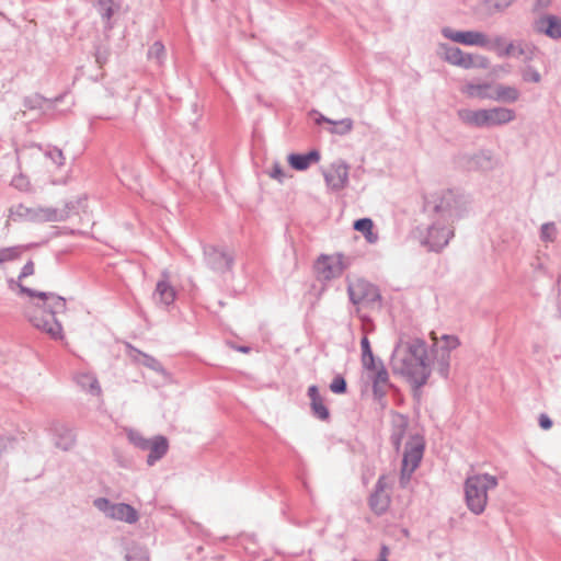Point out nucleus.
<instances>
[{
	"mask_svg": "<svg viewBox=\"0 0 561 561\" xmlns=\"http://www.w3.org/2000/svg\"><path fill=\"white\" fill-rule=\"evenodd\" d=\"M390 365L393 374L407 378L419 391L431 376L426 343L417 337L400 340L392 352Z\"/></svg>",
	"mask_w": 561,
	"mask_h": 561,
	"instance_id": "nucleus-1",
	"label": "nucleus"
},
{
	"mask_svg": "<svg viewBox=\"0 0 561 561\" xmlns=\"http://www.w3.org/2000/svg\"><path fill=\"white\" fill-rule=\"evenodd\" d=\"M18 286L20 294L39 299L38 302L25 307L24 314L27 320L36 329L49 334L51 339L61 340L64 337L62 327L56 316L66 312V299L55 293L37 291L22 284H18Z\"/></svg>",
	"mask_w": 561,
	"mask_h": 561,
	"instance_id": "nucleus-2",
	"label": "nucleus"
},
{
	"mask_svg": "<svg viewBox=\"0 0 561 561\" xmlns=\"http://www.w3.org/2000/svg\"><path fill=\"white\" fill-rule=\"evenodd\" d=\"M499 478L490 473H473L463 483L467 508L474 515H481L488 505L489 492L496 489Z\"/></svg>",
	"mask_w": 561,
	"mask_h": 561,
	"instance_id": "nucleus-3",
	"label": "nucleus"
},
{
	"mask_svg": "<svg viewBox=\"0 0 561 561\" xmlns=\"http://www.w3.org/2000/svg\"><path fill=\"white\" fill-rule=\"evenodd\" d=\"M457 115L463 124L476 128L503 126L516 118L514 110L502 106L480 110L461 108Z\"/></svg>",
	"mask_w": 561,
	"mask_h": 561,
	"instance_id": "nucleus-4",
	"label": "nucleus"
},
{
	"mask_svg": "<svg viewBox=\"0 0 561 561\" xmlns=\"http://www.w3.org/2000/svg\"><path fill=\"white\" fill-rule=\"evenodd\" d=\"M9 217L14 221L57 222L66 220L68 213L65 209L54 207H27L24 204H16L9 208Z\"/></svg>",
	"mask_w": 561,
	"mask_h": 561,
	"instance_id": "nucleus-5",
	"label": "nucleus"
},
{
	"mask_svg": "<svg viewBox=\"0 0 561 561\" xmlns=\"http://www.w3.org/2000/svg\"><path fill=\"white\" fill-rule=\"evenodd\" d=\"M431 203L434 204L433 209L438 215V219L444 222H453L463 213V198L451 190L443 192L433 202H427V205Z\"/></svg>",
	"mask_w": 561,
	"mask_h": 561,
	"instance_id": "nucleus-6",
	"label": "nucleus"
},
{
	"mask_svg": "<svg viewBox=\"0 0 561 561\" xmlns=\"http://www.w3.org/2000/svg\"><path fill=\"white\" fill-rule=\"evenodd\" d=\"M93 506L105 517L114 520L135 524L139 519L138 512L126 503H113L106 497H96L93 500Z\"/></svg>",
	"mask_w": 561,
	"mask_h": 561,
	"instance_id": "nucleus-7",
	"label": "nucleus"
},
{
	"mask_svg": "<svg viewBox=\"0 0 561 561\" xmlns=\"http://www.w3.org/2000/svg\"><path fill=\"white\" fill-rule=\"evenodd\" d=\"M350 300L354 305L373 307L380 301L379 289L371 283L365 279H356L347 286Z\"/></svg>",
	"mask_w": 561,
	"mask_h": 561,
	"instance_id": "nucleus-8",
	"label": "nucleus"
},
{
	"mask_svg": "<svg viewBox=\"0 0 561 561\" xmlns=\"http://www.w3.org/2000/svg\"><path fill=\"white\" fill-rule=\"evenodd\" d=\"M205 264L215 273L225 274L231 271L234 257L231 252L221 247L204 245Z\"/></svg>",
	"mask_w": 561,
	"mask_h": 561,
	"instance_id": "nucleus-9",
	"label": "nucleus"
},
{
	"mask_svg": "<svg viewBox=\"0 0 561 561\" xmlns=\"http://www.w3.org/2000/svg\"><path fill=\"white\" fill-rule=\"evenodd\" d=\"M453 237L454 229L451 227H447L444 222H440V220L437 219L428 227L427 236L422 243L428 247L431 251H440L448 244Z\"/></svg>",
	"mask_w": 561,
	"mask_h": 561,
	"instance_id": "nucleus-10",
	"label": "nucleus"
},
{
	"mask_svg": "<svg viewBox=\"0 0 561 561\" xmlns=\"http://www.w3.org/2000/svg\"><path fill=\"white\" fill-rule=\"evenodd\" d=\"M425 443L423 437L419 435L412 436L405 444L402 466L416 470L423 458Z\"/></svg>",
	"mask_w": 561,
	"mask_h": 561,
	"instance_id": "nucleus-11",
	"label": "nucleus"
},
{
	"mask_svg": "<svg viewBox=\"0 0 561 561\" xmlns=\"http://www.w3.org/2000/svg\"><path fill=\"white\" fill-rule=\"evenodd\" d=\"M323 175L327 185L332 191H340L348 183V165L344 161L334 162Z\"/></svg>",
	"mask_w": 561,
	"mask_h": 561,
	"instance_id": "nucleus-12",
	"label": "nucleus"
},
{
	"mask_svg": "<svg viewBox=\"0 0 561 561\" xmlns=\"http://www.w3.org/2000/svg\"><path fill=\"white\" fill-rule=\"evenodd\" d=\"M341 257V255L337 257L329 255L319 257L314 264L318 275L323 279H332L340 276L344 268Z\"/></svg>",
	"mask_w": 561,
	"mask_h": 561,
	"instance_id": "nucleus-13",
	"label": "nucleus"
},
{
	"mask_svg": "<svg viewBox=\"0 0 561 561\" xmlns=\"http://www.w3.org/2000/svg\"><path fill=\"white\" fill-rule=\"evenodd\" d=\"M307 394L310 399L312 415L321 421H328L330 419V411L325 405L323 396L319 392V388L316 385L310 386Z\"/></svg>",
	"mask_w": 561,
	"mask_h": 561,
	"instance_id": "nucleus-14",
	"label": "nucleus"
},
{
	"mask_svg": "<svg viewBox=\"0 0 561 561\" xmlns=\"http://www.w3.org/2000/svg\"><path fill=\"white\" fill-rule=\"evenodd\" d=\"M147 450L149 451L146 460L147 465H156L157 461L162 459L169 450V442L167 437L162 435L153 436L152 438H150Z\"/></svg>",
	"mask_w": 561,
	"mask_h": 561,
	"instance_id": "nucleus-15",
	"label": "nucleus"
},
{
	"mask_svg": "<svg viewBox=\"0 0 561 561\" xmlns=\"http://www.w3.org/2000/svg\"><path fill=\"white\" fill-rule=\"evenodd\" d=\"M168 272L162 273V279H160L153 293V299L163 306H170L175 299V290L168 280Z\"/></svg>",
	"mask_w": 561,
	"mask_h": 561,
	"instance_id": "nucleus-16",
	"label": "nucleus"
},
{
	"mask_svg": "<svg viewBox=\"0 0 561 561\" xmlns=\"http://www.w3.org/2000/svg\"><path fill=\"white\" fill-rule=\"evenodd\" d=\"M536 31L553 39L561 37V19L556 15L540 18L535 24Z\"/></svg>",
	"mask_w": 561,
	"mask_h": 561,
	"instance_id": "nucleus-17",
	"label": "nucleus"
},
{
	"mask_svg": "<svg viewBox=\"0 0 561 561\" xmlns=\"http://www.w3.org/2000/svg\"><path fill=\"white\" fill-rule=\"evenodd\" d=\"M51 431L55 435V446L62 449L69 450L73 447L76 442V436L69 427L64 424L55 423L51 427Z\"/></svg>",
	"mask_w": 561,
	"mask_h": 561,
	"instance_id": "nucleus-18",
	"label": "nucleus"
},
{
	"mask_svg": "<svg viewBox=\"0 0 561 561\" xmlns=\"http://www.w3.org/2000/svg\"><path fill=\"white\" fill-rule=\"evenodd\" d=\"M494 85L490 82L474 83L469 82L465 85L462 92L471 99L493 100Z\"/></svg>",
	"mask_w": 561,
	"mask_h": 561,
	"instance_id": "nucleus-19",
	"label": "nucleus"
},
{
	"mask_svg": "<svg viewBox=\"0 0 561 561\" xmlns=\"http://www.w3.org/2000/svg\"><path fill=\"white\" fill-rule=\"evenodd\" d=\"M320 160V152L318 150H311L308 153H290L288 156V163L297 171H305L311 163H316Z\"/></svg>",
	"mask_w": 561,
	"mask_h": 561,
	"instance_id": "nucleus-20",
	"label": "nucleus"
},
{
	"mask_svg": "<svg viewBox=\"0 0 561 561\" xmlns=\"http://www.w3.org/2000/svg\"><path fill=\"white\" fill-rule=\"evenodd\" d=\"M75 380L82 390L88 391L92 396L100 397L102 394V389L95 375L79 373L76 375Z\"/></svg>",
	"mask_w": 561,
	"mask_h": 561,
	"instance_id": "nucleus-21",
	"label": "nucleus"
},
{
	"mask_svg": "<svg viewBox=\"0 0 561 561\" xmlns=\"http://www.w3.org/2000/svg\"><path fill=\"white\" fill-rule=\"evenodd\" d=\"M520 92L513 85L496 84L493 89V100L503 103H515L519 100Z\"/></svg>",
	"mask_w": 561,
	"mask_h": 561,
	"instance_id": "nucleus-22",
	"label": "nucleus"
},
{
	"mask_svg": "<svg viewBox=\"0 0 561 561\" xmlns=\"http://www.w3.org/2000/svg\"><path fill=\"white\" fill-rule=\"evenodd\" d=\"M431 370H436L440 377L448 378L450 367V354L447 350H435V355L432 360Z\"/></svg>",
	"mask_w": 561,
	"mask_h": 561,
	"instance_id": "nucleus-23",
	"label": "nucleus"
},
{
	"mask_svg": "<svg viewBox=\"0 0 561 561\" xmlns=\"http://www.w3.org/2000/svg\"><path fill=\"white\" fill-rule=\"evenodd\" d=\"M375 370V375L373 377V391L376 397H382L386 394V388L389 383V374L382 363Z\"/></svg>",
	"mask_w": 561,
	"mask_h": 561,
	"instance_id": "nucleus-24",
	"label": "nucleus"
},
{
	"mask_svg": "<svg viewBox=\"0 0 561 561\" xmlns=\"http://www.w3.org/2000/svg\"><path fill=\"white\" fill-rule=\"evenodd\" d=\"M368 504L376 515L386 513L390 505V496L386 492H373L369 496Z\"/></svg>",
	"mask_w": 561,
	"mask_h": 561,
	"instance_id": "nucleus-25",
	"label": "nucleus"
},
{
	"mask_svg": "<svg viewBox=\"0 0 561 561\" xmlns=\"http://www.w3.org/2000/svg\"><path fill=\"white\" fill-rule=\"evenodd\" d=\"M537 53V47L524 39H516V51L514 58H522L526 64L534 60Z\"/></svg>",
	"mask_w": 561,
	"mask_h": 561,
	"instance_id": "nucleus-26",
	"label": "nucleus"
},
{
	"mask_svg": "<svg viewBox=\"0 0 561 561\" xmlns=\"http://www.w3.org/2000/svg\"><path fill=\"white\" fill-rule=\"evenodd\" d=\"M472 163L476 168L488 171L492 170L495 165L492 153L488 150H482L473 156Z\"/></svg>",
	"mask_w": 561,
	"mask_h": 561,
	"instance_id": "nucleus-27",
	"label": "nucleus"
},
{
	"mask_svg": "<svg viewBox=\"0 0 561 561\" xmlns=\"http://www.w3.org/2000/svg\"><path fill=\"white\" fill-rule=\"evenodd\" d=\"M360 347H362L363 366L367 370L376 369L375 357H374V354H373V351L370 347V343H369V340L367 339V336H363V339L360 340Z\"/></svg>",
	"mask_w": 561,
	"mask_h": 561,
	"instance_id": "nucleus-28",
	"label": "nucleus"
},
{
	"mask_svg": "<svg viewBox=\"0 0 561 561\" xmlns=\"http://www.w3.org/2000/svg\"><path fill=\"white\" fill-rule=\"evenodd\" d=\"M354 229L362 232L367 241L375 242L377 237L373 233V220L370 218H360L354 221Z\"/></svg>",
	"mask_w": 561,
	"mask_h": 561,
	"instance_id": "nucleus-29",
	"label": "nucleus"
},
{
	"mask_svg": "<svg viewBox=\"0 0 561 561\" xmlns=\"http://www.w3.org/2000/svg\"><path fill=\"white\" fill-rule=\"evenodd\" d=\"M463 45L483 48V45H486V33L480 31H465Z\"/></svg>",
	"mask_w": 561,
	"mask_h": 561,
	"instance_id": "nucleus-30",
	"label": "nucleus"
},
{
	"mask_svg": "<svg viewBox=\"0 0 561 561\" xmlns=\"http://www.w3.org/2000/svg\"><path fill=\"white\" fill-rule=\"evenodd\" d=\"M147 56L149 60H153L158 66H161L165 59L164 45L160 41L154 42L149 47Z\"/></svg>",
	"mask_w": 561,
	"mask_h": 561,
	"instance_id": "nucleus-31",
	"label": "nucleus"
},
{
	"mask_svg": "<svg viewBox=\"0 0 561 561\" xmlns=\"http://www.w3.org/2000/svg\"><path fill=\"white\" fill-rule=\"evenodd\" d=\"M440 49L443 50L444 59L447 62L455 65V66L458 65V60L461 58V56L463 54V51L460 48L455 47V46H449L447 44H440Z\"/></svg>",
	"mask_w": 561,
	"mask_h": 561,
	"instance_id": "nucleus-32",
	"label": "nucleus"
},
{
	"mask_svg": "<svg viewBox=\"0 0 561 561\" xmlns=\"http://www.w3.org/2000/svg\"><path fill=\"white\" fill-rule=\"evenodd\" d=\"M504 45L505 38L503 35H494L491 37L486 34V45H483V48L490 51H494L496 56L500 57Z\"/></svg>",
	"mask_w": 561,
	"mask_h": 561,
	"instance_id": "nucleus-33",
	"label": "nucleus"
},
{
	"mask_svg": "<svg viewBox=\"0 0 561 561\" xmlns=\"http://www.w3.org/2000/svg\"><path fill=\"white\" fill-rule=\"evenodd\" d=\"M127 437L130 444H133L135 447L147 450L148 444L150 442V438H146L139 431L137 430H128L127 431Z\"/></svg>",
	"mask_w": 561,
	"mask_h": 561,
	"instance_id": "nucleus-34",
	"label": "nucleus"
},
{
	"mask_svg": "<svg viewBox=\"0 0 561 561\" xmlns=\"http://www.w3.org/2000/svg\"><path fill=\"white\" fill-rule=\"evenodd\" d=\"M322 122L329 123V124H339L341 126L340 129L332 130V133H336L340 135H345L350 133L353 128V121L351 118H343L340 122H333L330 118H327L324 116H320V118L317 119V123L320 124Z\"/></svg>",
	"mask_w": 561,
	"mask_h": 561,
	"instance_id": "nucleus-35",
	"label": "nucleus"
},
{
	"mask_svg": "<svg viewBox=\"0 0 561 561\" xmlns=\"http://www.w3.org/2000/svg\"><path fill=\"white\" fill-rule=\"evenodd\" d=\"M522 79L525 82L539 83L541 81L540 72L533 66L526 65L520 69Z\"/></svg>",
	"mask_w": 561,
	"mask_h": 561,
	"instance_id": "nucleus-36",
	"label": "nucleus"
},
{
	"mask_svg": "<svg viewBox=\"0 0 561 561\" xmlns=\"http://www.w3.org/2000/svg\"><path fill=\"white\" fill-rule=\"evenodd\" d=\"M557 238V227L554 222H546L540 228V239L543 242H553Z\"/></svg>",
	"mask_w": 561,
	"mask_h": 561,
	"instance_id": "nucleus-37",
	"label": "nucleus"
},
{
	"mask_svg": "<svg viewBox=\"0 0 561 561\" xmlns=\"http://www.w3.org/2000/svg\"><path fill=\"white\" fill-rule=\"evenodd\" d=\"M114 0H98L99 12L103 20L110 21L114 14Z\"/></svg>",
	"mask_w": 561,
	"mask_h": 561,
	"instance_id": "nucleus-38",
	"label": "nucleus"
},
{
	"mask_svg": "<svg viewBox=\"0 0 561 561\" xmlns=\"http://www.w3.org/2000/svg\"><path fill=\"white\" fill-rule=\"evenodd\" d=\"M22 253L21 247H10L0 249V264L18 259Z\"/></svg>",
	"mask_w": 561,
	"mask_h": 561,
	"instance_id": "nucleus-39",
	"label": "nucleus"
},
{
	"mask_svg": "<svg viewBox=\"0 0 561 561\" xmlns=\"http://www.w3.org/2000/svg\"><path fill=\"white\" fill-rule=\"evenodd\" d=\"M460 344L459 339L455 335H443L442 344L436 347V350H447L448 354H450L451 350H455Z\"/></svg>",
	"mask_w": 561,
	"mask_h": 561,
	"instance_id": "nucleus-40",
	"label": "nucleus"
},
{
	"mask_svg": "<svg viewBox=\"0 0 561 561\" xmlns=\"http://www.w3.org/2000/svg\"><path fill=\"white\" fill-rule=\"evenodd\" d=\"M442 34L445 38L463 45L465 31H455L446 26L442 28Z\"/></svg>",
	"mask_w": 561,
	"mask_h": 561,
	"instance_id": "nucleus-41",
	"label": "nucleus"
},
{
	"mask_svg": "<svg viewBox=\"0 0 561 561\" xmlns=\"http://www.w3.org/2000/svg\"><path fill=\"white\" fill-rule=\"evenodd\" d=\"M330 390L337 394L345 393L347 390V385L344 377H342L341 375L334 377V379L330 383Z\"/></svg>",
	"mask_w": 561,
	"mask_h": 561,
	"instance_id": "nucleus-42",
	"label": "nucleus"
},
{
	"mask_svg": "<svg viewBox=\"0 0 561 561\" xmlns=\"http://www.w3.org/2000/svg\"><path fill=\"white\" fill-rule=\"evenodd\" d=\"M268 175L272 179L277 180L279 183H283L284 180L286 179V173L279 162L273 163L272 169L268 172Z\"/></svg>",
	"mask_w": 561,
	"mask_h": 561,
	"instance_id": "nucleus-43",
	"label": "nucleus"
},
{
	"mask_svg": "<svg viewBox=\"0 0 561 561\" xmlns=\"http://www.w3.org/2000/svg\"><path fill=\"white\" fill-rule=\"evenodd\" d=\"M414 471L415 470H412L410 467L401 466L399 484L402 489L408 488Z\"/></svg>",
	"mask_w": 561,
	"mask_h": 561,
	"instance_id": "nucleus-44",
	"label": "nucleus"
},
{
	"mask_svg": "<svg viewBox=\"0 0 561 561\" xmlns=\"http://www.w3.org/2000/svg\"><path fill=\"white\" fill-rule=\"evenodd\" d=\"M127 561H149V554L144 549H133L126 554Z\"/></svg>",
	"mask_w": 561,
	"mask_h": 561,
	"instance_id": "nucleus-45",
	"label": "nucleus"
},
{
	"mask_svg": "<svg viewBox=\"0 0 561 561\" xmlns=\"http://www.w3.org/2000/svg\"><path fill=\"white\" fill-rule=\"evenodd\" d=\"M458 67H461L463 69H470L476 68V59L472 54L465 53L462 54L461 58L458 60Z\"/></svg>",
	"mask_w": 561,
	"mask_h": 561,
	"instance_id": "nucleus-46",
	"label": "nucleus"
},
{
	"mask_svg": "<svg viewBox=\"0 0 561 561\" xmlns=\"http://www.w3.org/2000/svg\"><path fill=\"white\" fill-rule=\"evenodd\" d=\"M47 156L57 164L62 165L65 161V157L62 151L59 148H53L47 151Z\"/></svg>",
	"mask_w": 561,
	"mask_h": 561,
	"instance_id": "nucleus-47",
	"label": "nucleus"
},
{
	"mask_svg": "<svg viewBox=\"0 0 561 561\" xmlns=\"http://www.w3.org/2000/svg\"><path fill=\"white\" fill-rule=\"evenodd\" d=\"M516 51V41L505 43L504 48L501 50L500 58L514 57Z\"/></svg>",
	"mask_w": 561,
	"mask_h": 561,
	"instance_id": "nucleus-48",
	"label": "nucleus"
},
{
	"mask_svg": "<svg viewBox=\"0 0 561 561\" xmlns=\"http://www.w3.org/2000/svg\"><path fill=\"white\" fill-rule=\"evenodd\" d=\"M404 427L405 426H401L399 427L397 431H394L392 434H391V443L393 445V447L399 450L400 449V446H401V439L403 437V434H404Z\"/></svg>",
	"mask_w": 561,
	"mask_h": 561,
	"instance_id": "nucleus-49",
	"label": "nucleus"
},
{
	"mask_svg": "<svg viewBox=\"0 0 561 561\" xmlns=\"http://www.w3.org/2000/svg\"><path fill=\"white\" fill-rule=\"evenodd\" d=\"M33 274H34V263H33V261L30 260L22 267L21 273L19 275V280H21L27 276H31Z\"/></svg>",
	"mask_w": 561,
	"mask_h": 561,
	"instance_id": "nucleus-50",
	"label": "nucleus"
},
{
	"mask_svg": "<svg viewBox=\"0 0 561 561\" xmlns=\"http://www.w3.org/2000/svg\"><path fill=\"white\" fill-rule=\"evenodd\" d=\"M145 365L150 367L151 369H153L156 371H161L162 370V366H161L160 362L157 360L156 358L151 357V356H146Z\"/></svg>",
	"mask_w": 561,
	"mask_h": 561,
	"instance_id": "nucleus-51",
	"label": "nucleus"
},
{
	"mask_svg": "<svg viewBox=\"0 0 561 561\" xmlns=\"http://www.w3.org/2000/svg\"><path fill=\"white\" fill-rule=\"evenodd\" d=\"M386 476H380L375 485V492H386L388 488Z\"/></svg>",
	"mask_w": 561,
	"mask_h": 561,
	"instance_id": "nucleus-52",
	"label": "nucleus"
},
{
	"mask_svg": "<svg viewBox=\"0 0 561 561\" xmlns=\"http://www.w3.org/2000/svg\"><path fill=\"white\" fill-rule=\"evenodd\" d=\"M539 425L543 430H549L552 426V421L547 414L542 413L539 415Z\"/></svg>",
	"mask_w": 561,
	"mask_h": 561,
	"instance_id": "nucleus-53",
	"label": "nucleus"
},
{
	"mask_svg": "<svg viewBox=\"0 0 561 561\" xmlns=\"http://www.w3.org/2000/svg\"><path fill=\"white\" fill-rule=\"evenodd\" d=\"M39 104H41L39 96L26 98L24 100V106L27 108H35V107L39 106Z\"/></svg>",
	"mask_w": 561,
	"mask_h": 561,
	"instance_id": "nucleus-54",
	"label": "nucleus"
},
{
	"mask_svg": "<svg viewBox=\"0 0 561 561\" xmlns=\"http://www.w3.org/2000/svg\"><path fill=\"white\" fill-rule=\"evenodd\" d=\"M476 59V68H488L489 66V59L485 56L477 55L474 56Z\"/></svg>",
	"mask_w": 561,
	"mask_h": 561,
	"instance_id": "nucleus-55",
	"label": "nucleus"
},
{
	"mask_svg": "<svg viewBox=\"0 0 561 561\" xmlns=\"http://www.w3.org/2000/svg\"><path fill=\"white\" fill-rule=\"evenodd\" d=\"M514 0H494L493 7L497 10H503L511 5Z\"/></svg>",
	"mask_w": 561,
	"mask_h": 561,
	"instance_id": "nucleus-56",
	"label": "nucleus"
},
{
	"mask_svg": "<svg viewBox=\"0 0 561 561\" xmlns=\"http://www.w3.org/2000/svg\"><path fill=\"white\" fill-rule=\"evenodd\" d=\"M389 553V549L387 546H382L380 549V558L379 559H387Z\"/></svg>",
	"mask_w": 561,
	"mask_h": 561,
	"instance_id": "nucleus-57",
	"label": "nucleus"
},
{
	"mask_svg": "<svg viewBox=\"0 0 561 561\" xmlns=\"http://www.w3.org/2000/svg\"><path fill=\"white\" fill-rule=\"evenodd\" d=\"M238 350L242 353H248L250 351L248 346H240Z\"/></svg>",
	"mask_w": 561,
	"mask_h": 561,
	"instance_id": "nucleus-58",
	"label": "nucleus"
}]
</instances>
